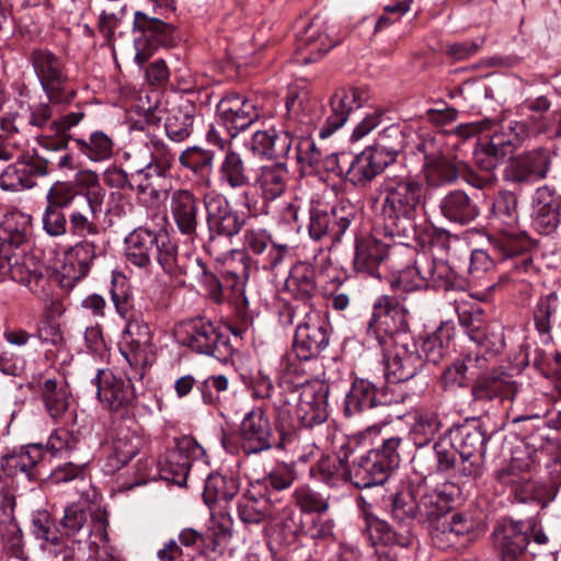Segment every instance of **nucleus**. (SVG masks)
Instances as JSON below:
<instances>
[{"mask_svg": "<svg viewBox=\"0 0 561 561\" xmlns=\"http://www.w3.org/2000/svg\"><path fill=\"white\" fill-rule=\"evenodd\" d=\"M375 203L385 236L404 244L415 234V219L425 205L423 183L408 171L389 173L376 188Z\"/></svg>", "mask_w": 561, "mask_h": 561, "instance_id": "obj_1", "label": "nucleus"}, {"mask_svg": "<svg viewBox=\"0 0 561 561\" xmlns=\"http://www.w3.org/2000/svg\"><path fill=\"white\" fill-rule=\"evenodd\" d=\"M112 300L118 314L127 321L121 344V353L133 368H144L151 359L150 329L147 324L140 323L137 320L134 299L129 294L112 291Z\"/></svg>", "mask_w": 561, "mask_h": 561, "instance_id": "obj_2", "label": "nucleus"}, {"mask_svg": "<svg viewBox=\"0 0 561 561\" xmlns=\"http://www.w3.org/2000/svg\"><path fill=\"white\" fill-rule=\"evenodd\" d=\"M393 286L405 293L428 286L445 290L462 289L465 279L448 262L423 254L414 262V266L399 272Z\"/></svg>", "mask_w": 561, "mask_h": 561, "instance_id": "obj_3", "label": "nucleus"}, {"mask_svg": "<svg viewBox=\"0 0 561 561\" xmlns=\"http://www.w3.org/2000/svg\"><path fill=\"white\" fill-rule=\"evenodd\" d=\"M36 78L53 104L68 105L77 96L66 64L47 48H35L28 55Z\"/></svg>", "mask_w": 561, "mask_h": 561, "instance_id": "obj_4", "label": "nucleus"}, {"mask_svg": "<svg viewBox=\"0 0 561 561\" xmlns=\"http://www.w3.org/2000/svg\"><path fill=\"white\" fill-rule=\"evenodd\" d=\"M178 342L192 352L226 362L231 355L229 337L210 320L195 318L182 321L176 330Z\"/></svg>", "mask_w": 561, "mask_h": 561, "instance_id": "obj_5", "label": "nucleus"}, {"mask_svg": "<svg viewBox=\"0 0 561 561\" xmlns=\"http://www.w3.org/2000/svg\"><path fill=\"white\" fill-rule=\"evenodd\" d=\"M88 188L80 195L68 214L69 231L79 238L95 237L100 233L98 220L102 213L105 191L98 183L96 173H87Z\"/></svg>", "mask_w": 561, "mask_h": 561, "instance_id": "obj_6", "label": "nucleus"}, {"mask_svg": "<svg viewBox=\"0 0 561 561\" xmlns=\"http://www.w3.org/2000/svg\"><path fill=\"white\" fill-rule=\"evenodd\" d=\"M79 196L80 190L71 181H56L48 187L41 217L42 228L47 236L62 238L68 233L69 220L65 210L70 211Z\"/></svg>", "mask_w": 561, "mask_h": 561, "instance_id": "obj_7", "label": "nucleus"}, {"mask_svg": "<svg viewBox=\"0 0 561 561\" xmlns=\"http://www.w3.org/2000/svg\"><path fill=\"white\" fill-rule=\"evenodd\" d=\"M408 328L405 308L394 299L382 297L374 306L367 333L375 336L380 346H387L397 337H408Z\"/></svg>", "mask_w": 561, "mask_h": 561, "instance_id": "obj_8", "label": "nucleus"}, {"mask_svg": "<svg viewBox=\"0 0 561 561\" xmlns=\"http://www.w3.org/2000/svg\"><path fill=\"white\" fill-rule=\"evenodd\" d=\"M330 341L328 321L316 310L304 312L298 322L293 350L298 360H310L327 348Z\"/></svg>", "mask_w": 561, "mask_h": 561, "instance_id": "obj_9", "label": "nucleus"}, {"mask_svg": "<svg viewBox=\"0 0 561 561\" xmlns=\"http://www.w3.org/2000/svg\"><path fill=\"white\" fill-rule=\"evenodd\" d=\"M412 465L415 472L423 478L439 472H451L455 477H460L459 451L448 432L434 444L433 453L419 450L412 458Z\"/></svg>", "mask_w": 561, "mask_h": 561, "instance_id": "obj_10", "label": "nucleus"}, {"mask_svg": "<svg viewBox=\"0 0 561 561\" xmlns=\"http://www.w3.org/2000/svg\"><path fill=\"white\" fill-rule=\"evenodd\" d=\"M454 439L460 458V478L477 479L482 472L485 455V433L480 426H461L448 431Z\"/></svg>", "mask_w": 561, "mask_h": 561, "instance_id": "obj_11", "label": "nucleus"}, {"mask_svg": "<svg viewBox=\"0 0 561 561\" xmlns=\"http://www.w3.org/2000/svg\"><path fill=\"white\" fill-rule=\"evenodd\" d=\"M409 337H397L383 350L385 375L390 382H403L414 377L423 366L415 343Z\"/></svg>", "mask_w": 561, "mask_h": 561, "instance_id": "obj_12", "label": "nucleus"}, {"mask_svg": "<svg viewBox=\"0 0 561 561\" xmlns=\"http://www.w3.org/2000/svg\"><path fill=\"white\" fill-rule=\"evenodd\" d=\"M205 449L190 436L178 440L176 446L167 450L160 458L159 473L161 479L183 485L194 460H202L205 457Z\"/></svg>", "mask_w": 561, "mask_h": 561, "instance_id": "obj_13", "label": "nucleus"}, {"mask_svg": "<svg viewBox=\"0 0 561 561\" xmlns=\"http://www.w3.org/2000/svg\"><path fill=\"white\" fill-rule=\"evenodd\" d=\"M94 382L96 396L103 407L112 412L129 414L136 407V393L131 380L114 375L111 370L98 371Z\"/></svg>", "mask_w": 561, "mask_h": 561, "instance_id": "obj_14", "label": "nucleus"}, {"mask_svg": "<svg viewBox=\"0 0 561 561\" xmlns=\"http://www.w3.org/2000/svg\"><path fill=\"white\" fill-rule=\"evenodd\" d=\"M294 390H299L296 413L301 424L312 427L328 419V386L320 380L294 381Z\"/></svg>", "mask_w": 561, "mask_h": 561, "instance_id": "obj_15", "label": "nucleus"}, {"mask_svg": "<svg viewBox=\"0 0 561 561\" xmlns=\"http://www.w3.org/2000/svg\"><path fill=\"white\" fill-rule=\"evenodd\" d=\"M218 111L231 137L264 116L257 98L248 99L237 93H229L222 98L218 104Z\"/></svg>", "mask_w": 561, "mask_h": 561, "instance_id": "obj_16", "label": "nucleus"}, {"mask_svg": "<svg viewBox=\"0 0 561 561\" xmlns=\"http://www.w3.org/2000/svg\"><path fill=\"white\" fill-rule=\"evenodd\" d=\"M104 249L96 240L82 238L67 252L68 262L58 273V283L61 288L71 289L90 271L95 257L102 255Z\"/></svg>", "mask_w": 561, "mask_h": 561, "instance_id": "obj_17", "label": "nucleus"}, {"mask_svg": "<svg viewBox=\"0 0 561 561\" xmlns=\"http://www.w3.org/2000/svg\"><path fill=\"white\" fill-rule=\"evenodd\" d=\"M353 218L354 211L351 206H340L327 210L320 205H314L309 211V236L316 241L322 240L324 237L340 240Z\"/></svg>", "mask_w": 561, "mask_h": 561, "instance_id": "obj_18", "label": "nucleus"}, {"mask_svg": "<svg viewBox=\"0 0 561 561\" xmlns=\"http://www.w3.org/2000/svg\"><path fill=\"white\" fill-rule=\"evenodd\" d=\"M14 159L16 161L8 165L0 175V185L3 190L33 188L37 178L47 176L50 173V161L39 156L20 159V154H18Z\"/></svg>", "mask_w": 561, "mask_h": 561, "instance_id": "obj_19", "label": "nucleus"}, {"mask_svg": "<svg viewBox=\"0 0 561 561\" xmlns=\"http://www.w3.org/2000/svg\"><path fill=\"white\" fill-rule=\"evenodd\" d=\"M551 165V154L546 148L522 152L511 159L504 178L515 184L533 183L546 179Z\"/></svg>", "mask_w": 561, "mask_h": 561, "instance_id": "obj_20", "label": "nucleus"}, {"mask_svg": "<svg viewBox=\"0 0 561 561\" xmlns=\"http://www.w3.org/2000/svg\"><path fill=\"white\" fill-rule=\"evenodd\" d=\"M203 203L211 234L232 237L239 233L244 221L225 195L217 191L207 192L203 195Z\"/></svg>", "mask_w": 561, "mask_h": 561, "instance_id": "obj_21", "label": "nucleus"}, {"mask_svg": "<svg viewBox=\"0 0 561 561\" xmlns=\"http://www.w3.org/2000/svg\"><path fill=\"white\" fill-rule=\"evenodd\" d=\"M134 31L144 35V39H136L137 53L135 56L139 65L145 64L152 51L160 45H167L171 41L173 27L162 20L136 11L134 16Z\"/></svg>", "mask_w": 561, "mask_h": 561, "instance_id": "obj_22", "label": "nucleus"}, {"mask_svg": "<svg viewBox=\"0 0 561 561\" xmlns=\"http://www.w3.org/2000/svg\"><path fill=\"white\" fill-rule=\"evenodd\" d=\"M158 251L154 257L162 270L172 277H187L190 279L210 278L216 283L213 275H208L206 265L199 259L179 257L176 247L165 237L160 238L158 242Z\"/></svg>", "mask_w": 561, "mask_h": 561, "instance_id": "obj_23", "label": "nucleus"}, {"mask_svg": "<svg viewBox=\"0 0 561 561\" xmlns=\"http://www.w3.org/2000/svg\"><path fill=\"white\" fill-rule=\"evenodd\" d=\"M244 249L259 256V263L267 272H275L288 254V245L275 243L271 232L262 227H249L243 233Z\"/></svg>", "mask_w": 561, "mask_h": 561, "instance_id": "obj_24", "label": "nucleus"}, {"mask_svg": "<svg viewBox=\"0 0 561 561\" xmlns=\"http://www.w3.org/2000/svg\"><path fill=\"white\" fill-rule=\"evenodd\" d=\"M362 516L364 519L362 531L371 546L381 543L389 547L409 548L413 545L414 536L409 526L404 525L398 529L391 527L387 522L375 516L366 503L362 506Z\"/></svg>", "mask_w": 561, "mask_h": 561, "instance_id": "obj_25", "label": "nucleus"}, {"mask_svg": "<svg viewBox=\"0 0 561 561\" xmlns=\"http://www.w3.org/2000/svg\"><path fill=\"white\" fill-rule=\"evenodd\" d=\"M335 474L348 476V480L358 489H367L382 484L390 472L379 462L378 453H367L354 459L348 467L343 459L339 460V468L330 471Z\"/></svg>", "mask_w": 561, "mask_h": 561, "instance_id": "obj_26", "label": "nucleus"}, {"mask_svg": "<svg viewBox=\"0 0 561 561\" xmlns=\"http://www.w3.org/2000/svg\"><path fill=\"white\" fill-rule=\"evenodd\" d=\"M367 99L368 93L362 88L343 87L336 89L330 101L331 114L320 130V137L328 138L341 128L346 123L350 113L354 108L363 106Z\"/></svg>", "mask_w": 561, "mask_h": 561, "instance_id": "obj_27", "label": "nucleus"}, {"mask_svg": "<svg viewBox=\"0 0 561 561\" xmlns=\"http://www.w3.org/2000/svg\"><path fill=\"white\" fill-rule=\"evenodd\" d=\"M169 210L180 233L194 240L199 222V198L188 188L173 190L169 198Z\"/></svg>", "mask_w": 561, "mask_h": 561, "instance_id": "obj_28", "label": "nucleus"}, {"mask_svg": "<svg viewBox=\"0 0 561 561\" xmlns=\"http://www.w3.org/2000/svg\"><path fill=\"white\" fill-rule=\"evenodd\" d=\"M492 536L501 561H517L530 543L523 522H505L494 528Z\"/></svg>", "mask_w": 561, "mask_h": 561, "instance_id": "obj_29", "label": "nucleus"}, {"mask_svg": "<svg viewBox=\"0 0 561 561\" xmlns=\"http://www.w3.org/2000/svg\"><path fill=\"white\" fill-rule=\"evenodd\" d=\"M533 220L541 234H550L561 222V196L547 185L540 186L533 196Z\"/></svg>", "mask_w": 561, "mask_h": 561, "instance_id": "obj_30", "label": "nucleus"}, {"mask_svg": "<svg viewBox=\"0 0 561 561\" xmlns=\"http://www.w3.org/2000/svg\"><path fill=\"white\" fill-rule=\"evenodd\" d=\"M147 148L150 151L149 160L131 175L134 181H139L138 190L141 193L149 188L152 178H164L174 161L168 145L156 136L149 137Z\"/></svg>", "mask_w": 561, "mask_h": 561, "instance_id": "obj_31", "label": "nucleus"}, {"mask_svg": "<svg viewBox=\"0 0 561 561\" xmlns=\"http://www.w3.org/2000/svg\"><path fill=\"white\" fill-rule=\"evenodd\" d=\"M423 170L425 180L430 186L437 187L449 184L461 176L472 186L478 188L483 187L482 181H474L468 176L470 175L476 179V173L462 160H448L446 157H443L432 162H425Z\"/></svg>", "mask_w": 561, "mask_h": 561, "instance_id": "obj_32", "label": "nucleus"}, {"mask_svg": "<svg viewBox=\"0 0 561 561\" xmlns=\"http://www.w3.org/2000/svg\"><path fill=\"white\" fill-rule=\"evenodd\" d=\"M240 436L242 449L247 454L271 448L272 427L262 409H254L244 415L240 424Z\"/></svg>", "mask_w": 561, "mask_h": 561, "instance_id": "obj_33", "label": "nucleus"}, {"mask_svg": "<svg viewBox=\"0 0 561 561\" xmlns=\"http://www.w3.org/2000/svg\"><path fill=\"white\" fill-rule=\"evenodd\" d=\"M324 22L319 16L310 21L297 36L298 50L301 55L299 61L310 64L320 59L335 46L327 34Z\"/></svg>", "mask_w": 561, "mask_h": 561, "instance_id": "obj_34", "label": "nucleus"}, {"mask_svg": "<svg viewBox=\"0 0 561 561\" xmlns=\"http://www.w3.org/2000/svg\"><path fill=\"white\" fill-rule=\"evenodd\" d=\"M147 443L148 438L138 425L133 427L119 426L112 440L108 466L112 470H116L127 465Z\"/></svg>", "mask_w": 561, "mask_h": 561, "instance_id": "obj_35", "label": "nucleus"}, {"mask_svg": "<svg viewBox=\"0 0 561 561\" xmlns=\"http://www.w3.org/2000/svg\"><path fill=\"white\" fill-rule=\"evenodd\" d=\"M160 237L152 230L138 227L125 238V257L129 264L140 268L150 266L158 251Z\"/></svg>", "mask_w": 561, "mask_h": 561, "instance_id": "obj_36", "label": "nucleus"}, {"mask_svg": "<svg viewBox=\"0 0 561 561\" xmlns=\"http://www.w3.org/2000/svg\"><path fill=\"white\" fill-rule=\"evenodd\" d=\"M390 244L373 236L356 241L354 266L359 273L379 276V265L388 257Z\"/></svg>", "mask_w": 561, "mask_h": 561, "instance_id": "obj_37", "label": "nucleus"}, {"mask_svg": "<svg viewBox=\"0 0 561 561\" xmlns=\"http://www.w3.org/2000/svg\"><path fill=\"white\" fill-rule=\"evenodd\" d=\"M516 391L517 386L513 377L501 370L482 374L476 379L471 389L476 400L513 399Z\"/></svg>", "mask_w": 561, "mask_h": 561, "instance_id": "obj_38", "label": "nucleus"}, {"mask_svg": "<svg viewBox=\"0 0 561 561\" xmlns=\"http://www.w3.org/2000/svg\"><path fill=\"white\" fill-rule=\"evenodd\" d=\"M388 165V160L379 152L367 148L355 156L345 171V179L354 186L364 187L380 174Z\"/></svg>", "mask_w": 561, "mask_h": 561, "instance_id": "obj_39", "label": "nucleus"}, {"mask_svg": "<svg viewBox=\"0 0 561 561\" xmlns=\"http://www.w3.org/2000/svg\"><path fill=\"white\" fill-rule=\"evenodd\" d=\"M32 216L12 210L0 222V251L4 248H20L26 244L33 233Z\"/></svg>", "mask_w": 561, "mask_h": 561, "instance_id": "obj_40", "label": "nucleus"}, {"mask_svg": "<svg viewBox=\"0 0 561 561\" xmlns=\"http://www.w3.org/2000/svg\"><path fill=\"white\" fill-rule=\"evenodd\" d=\"M477 523L466 513H454L436 529L435 537L450 546H465L477 537Z\"/></svg>", "mask_w": 561, "mask_h": 561, "instance_id": "obj_41", "label": "nucleus"}, {"mask_svg": "<svg viewBox=\"0 0 561 561\" xmlns=\"http://www.w3.org/2000/svg\"><path fill=\"white\" fill-rule=\"evenodd\" d=\"M41 396L46 412L55 422L68 423L73 420L70 396L64 385L47 379L41 387Z\"/></svg>", "mask_w": 561, "mask_h": 561, "instance_id": "obj_42", "label": "nucleus"}, {"mask_svg": "<svg viewBox=\"0 0 561 561\" xmlns=\"http://www.w3.org/2000/svg\"><path fill=\"white\" fill-rule=\"evenodd\" d=\"M439 209L446 219L460 225L472 222L480 214L477 203L460 190L446 194L439 203Z\"/></svg>", "mask_w": 561, "mask_h": 561, "instance_id": "obj_43", "label": "nucleus"}, {"mask_svg": "<svg viewBox=\"0 0 561 561\" xmlns=\"http://www.w3.org/2000/svg\"><path fill=\"white\" fill-rule=\"evenodd\" d=\"M251 171L241 154L229 149L218 167V181L230 190H243L251 184Z\"/></svg>", "mask_w": 561, "mask_h": 561, "instance_id": "obj_44", "label": "nucleus"}, {"mask_svg": "<svg viewBox=\"0 0 561 561\" xmlns=\"http://www.w3.org/2000/svg\"><path fill=\"white\" fill-rule=\"evenodd\" d=\"M237 514L244 525H257L275 518L277 508L267 496L249 491L238 500Z\"/></svg>", "mask_w": 561, "mask_h": 561, "instance_id": "obj_45", "label": "nucleus"}, {"mask_svg": "<svg viewBox=\"0 0 561 561\" xmlns=\"http://www.w3.org/2000/svg\"><path fill=\"white\" fill-rule=\"evenodd\" d=\"M290 174L284 163H270L260 168L255 184L265 201L280 197L289 183Z\"/></svg>", "mask_w": 561, "mask_h": 561, "instance_id": "obj_46", "label": "nucleus"}, {"mask_svg": "<svg viewBox=\"0 0 561 561\" xmlns=\"http://www.w3.org/2000/svg\"><path fill=\"white\" fill-rule=\"evenodd\" d=\"M379 390L367 379H356L345 398L344 413L351 417L374 408L382 405L379 401Z\"/></svg>", "mask_w": 561, "mask_h": 561, "instance_id": "obj_47", "label": "nucleus"}, {"mask_svg": "<svg viewBox=\"0 0 561 561\" xmlns=\"http://www.w3.org/2000/svg\"><path fill=\"white\" fill-rule=\"evenodd\" d=\"M43 455L41 445H27L18 451L3 456L1 467L9 476L25 473L32 480L36 477L35 468L43 459Z\"/></svg>", "mask_w": 561, "mask_h": 561, "instance_id": "obj_48", "label": "nucleus"}, {"mask_svg": "<svg viewBox=\"0 0 561 561\" xmlns=\"http://www.w3.org/2000/svg\"><path fill=\"white\" fill-rule=\"evenodd\" d=\"M194 113L195 107L188 102L168 110L164 130L171 141L182 142L190 137L193 131Z\"/></svg>", "mask_w": 561, "mask_h": 561, "instance_id": "obj_49", "label": "nucleus"}, {"mask_svg": "<svg viewBox=\"0 0 561 561\" xmlns=\"http://www.w3.org/2000/svg\"><path fill=\"white\" fill-rule=\"evenodd\" d=\"M239 483L232 477L221 473H210L205 482L203 499L206 505L214 511L221 504L229 503L238 493Z\"/></svg>", "mask_w": 561, "mask_h": 561, "instance_id": "obj_50", "label": "nucleus"}, {"mask_svg": "<svg viewBox=\"0 0 561 561\" xmlns=\"http://www.w3.org/2000/svg\"><path fill=\"white\" fill-rule=\"evenodd\" d=\"M285 287L295 299L306 304L318 291L314 268L307 263L298 262L290 268Z\"/></svg>", "mask_w": 561, "mask_h": 561, "instance_id": "obj_51", "label": "nucleus"}, {"mask_svg": "<svg viewBox=\"0 0 561 561\" xmlns=\"http://www.w3.org/2000/svg\"><path fill=\"white\" fill-rule=\"evenodd\" d=\"M78 151L92 162L110 160L115 152L113 138L102 130H95L88 138H73Z\"/></svg>", "mask_w": 561, "mask_h": 561, "instance_id": "obj_52", "label": "nucleus"}, {"mask_svg": "<svg viewBox=\"0 0 561 561\" xmlns=\"http://www.w3.org/2000/svg\"><path fill=\"white\" fill-rule=\"evenodd\" d=\"M499 481L512 489L515 499L522 503L541 502V490L531 480L529 472L522 474L515 472L514 468L502 470L497 476Z\"/></svg>", "mask_w": 561, "mask_h": 561, "instance_id": "obj_53", "label": "nucleus"}, {"mask_svg": "<svg viewBox=\"0 0 561 561\" xmlns=\"http://www.w3.org/2000/svg\"><path fill=\"white\" fill-rule=\"evenodd\" d=\"M518 195L508 190L500 191L492 203L491 220L494 225H503L513 229L519 219Z\"/></svg>", "mask_w": 561, "mask_h": 561, "instance_id": "obj_54", "label": "nucleus"}, {"mask_svg": "<svg viewBox=\"0 0 561 561\" xmlns=\"http://www.w3.org/2000/svg\"><path fill=\"white\" fill-rule=\"evenodd\" d=\"M423 484L410 483L399 490L392 497L391 515L399 522L419 518V495Z\"/></svg>", "mask_w": 561, "mask_h": 561, "instance_id": "obj_55", "label": "nucleus"}, {"mask_svg": "<svg viewBox=\"0 0 561 561\" xmlns=\"http://www.w3.org/2000/svg\"><path fill=\"white\" fill-rule=\"evenodd\" d=\"M507 128L510 131L507 137L497 133L493 135L497 136L502 142L507 145V153H512L531 136H537L547 131V125L537 117H529L525 121L511 122Z\"/></svg>", "mask_w": 561, "mask_h": 561, "instance_id": "obj_56", "label": "nucleus"}, {"mask_svg": "<svg viewBox=\"0 0 561 561\" xmlns=\"http://www.w3.org/2000/svg\"><path fill=\"white\" fill-rule=\"evenodd\" d=\"M408 133L399 125H391L379 133L371 150L379 152L380 157L393 161L396 156L403 151L408 144Z\"/></svg>", "mask_w": 561, "mask_h": 561, "instance_id": "obj_57", "label": "nucleus"}, {"mask_svg": "<svg viewBox=\"0 0 561 561\" xmlns=\"http://www.w3.org/2000/svg\"><path fill=\"white\" fill-rule=\"evenodd\" d=\"M507 145L502 142L497 136H492L489 144L484 145L480 150L476 152V162L480 170L488 172V178L481 179L476 174L474 181L480 180L483 186L492 180V171L496 169L500 161L506 157ZM470 178V175H468ZM472 179V176H471Z\"/></svg>", "mask_w": 561, "mask_h": 561, "instance_id": "obj_58", "label": "nucleus"}, {"mask_svg": "<svg viewBox=\"0 0 561 561\" xmlns=\"http://www.w3.org/2000/svg\"><path fill=\"white\" fill-rule=\"evenodd\" d=\"M561 313V299L557 293L541 296L533 310L535 327L540 334H549L552 323Z\"/></svg>", "mask_w": 561, "mask_h": 561, "instance_id": "obj_59", "label": "nucleus"}, {"mask_svg": "<svg viewBox=\"0 0 561 561\" xmlns=\"http://www.w3.org/2000/svg\"><path fill=\"white\" fill-rule=\"evenodd\" d=\"M490 241L494 254L502 261L514 259L528 248L527 240L508 228L499 231Z\"/></svg>", "mask_w": 561, "mask_h": 561, "instance_id": "obj_60", "label": "nucleus"}, {"mask_svg": "<svg viewBox=\"0 0 561 561\" xmlns=\"http://www.w3.org/2000/svg\"><path fill=\"white\" fill-rule=\"evenodd\" d=\"M443 426L442 420L437 411L420 410L415 413L411 434L415 444L420 446L427 445Z\"/></svg>", "mask_w": 561, "mask_h": 561, "instance_id": "obj_61", "label": "nucleus"}, {"mask_svg": "<svg viewBox=\"0 0 561 561\" xmlns=\"http://www.w3.org/2000/svg\"><path fill=\"white\" fill-rule=\"evenodd\" d=\"M449 510V500L436 490H427L423 485L422 494L419 495V518L420 523L432 522L442 517Z\"/></svg>", "mask_w": 561, "mask_h": 561, "instance_id": "obj_62", "label": "nucleus"}, {"mask_svg": "<svg viewBox=\"0 0 561 561\" xmlns=\"http://www.w3.org/2000/svg\"><path fill=\"white\" fill-rule=\"evenodd\" d=\"M451 329L448 324L442 325L423 342L422 351L427 362L436 364L445 356Z\"/></svg>", "mask_w": 561, "mask_h": 561, "instance_id": "obj_63", "label": "nucleus"}, {"mask_svg": "<svg viewBox=\"0 0 561 561\" xmlns=\"http://www.w3.org/2000/svg\"><path fill=\"white\" fill-rule=\"evenodd\" d=\"M197 388L204 403L219 407L229 392V380L225 375H213L203 380Z\"/></svg>", "mask_w": 561, "mask_h": 561, "instance_id": "obj_64", "label": "nucleus"}]
</instances>
